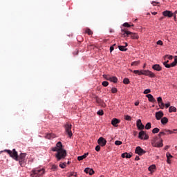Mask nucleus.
<instances>
[{"label":"nucleus","mask_w":177,"mask_h":177,"mask_svg":"<svg viewBox=\"0 0 177 177\" xmlns=\"http://www.w3.org/2000/svg\"><path fill=\"white\" fill-rule=\"evenodd\" d=\"M124 120H126V121H131L132 120V118L130 115H124Z\"/></svg>","instance_id":"nucleus-34"},{"label":"nucleus","mask_w":177,"mask_h":177,"mask_svg":"<svg viewBox=\"0 0 177 177\" xmlns=\"http://www.w3.org/2000/svg\"><path fill=\"white\" fill-rule=\"evenodd\" d=\"M88 156H89V153H86L81 156H78L77 160H78V161H82V160H84V158H86V157H88Z\"/></svg>","instance_id":"nucleus-18"},{"label":"nucleus","mask_w":177,"mask_h":177,"mask_svg":"<svg viewBox=\"0 0 177 177\" xmlns=\"http://www.w3.org/2000/svg\"><path fill=\"white\" fill-rule=\"evenodd\" d=\"M143 139H144V140H147V139H149V135H147V134H146V133H145Z\"/></svg>","instance_id":"nucleus-49"},{"label":"nucleus","mask_w":177,"mask_h":177,"mask_svg":"<svg viewBox=\"0 0 177 177\" xmlns=\"http://www.w3.org/2000/svg\"><path fill=\"white\" fill-rule=\"evenodd\" d=\"M157 45H162V41H161V40L158 41Z\"/></svg>","instance_id":"nucleus-52"},{"label":"nucleus","mask_w":177,"mask_h":177,"mask_svg":"<svg viewBox=\"0 0 177 177\" xmlns=\"http://www.w3.org/2000/svg\"><path fill=\"white\" fill-rule=\"evenodd\" d=\"M132 156L128 153H124L122 154V158H131Z\"/></svg>","instance_id":"nucleus-21"},{"label":"nucleus","mask_w":177,"mask_h":177,"mask_svg":"<svg viewBox=\"0 0 177 177\" xmlns=\"http://www.w3.org/2000/svg\"><path fill=\"white\" fill-rule=\"evenodd\" d=\"M160 132V129L156 127L152 130V133H158Z\"/></svg>","instance_id":"nucleus-32"},{"label":"nucleus","mask_w":177,"mask_h":177,"mask_svg":"<svg viewBox=\"0 0 177 177\" xmlns=\"http://www.w3.org/2000/svg\"><path fill=\"white\" fill-rule=\"evenodd\" d=\"M149 171H150L151 172H153L154 171V169H156V165H151L149 168H148Z\"/></svg>","instance_id":"nucleus-28"},{"label":"nucleus","mask_w":177,"mask_h":177,"mask_svg":"<svg viewBox=\"0 0 177 177\" xmlns=\"http://www.w3.org/2000/svg\"><path fill=\"white\" fill-rule=\"evenodd\" d=\"M168 149H169V145H166L165 147V150H168Z\"/></svg>","instance_id":"nucleus-58"},{"label":"nucleus","mask_w":177,"mask_h":177,"mask_svg":"<svg viewBox=\"0 0 177 177\" xmlns=\"http://www.w3.org/2000/svg\"><path fill=\"white\" fill-rule=\"evenodd\" d=\"M120 120L117 119V118H113L112 120H111V124L115 127H118V125H117V124H120Z\"/></svg>","instance_id":"nucleus-13"},{"label":"nucleus","mask_w":177,"mask_h":177,"mask_svg":"<svg viewBox=\"0 0 177 177\" xmlns=\"http://www.w3.org/2000/svg\"><path fill=\"white\" fill-rule=\"evenodd\" d=\"M129 79L125 77L124 80H123V84H125V85H128V84H129Z\"/></svg>","instance_id":"nucleus-31"},{"label":"nucleus","mask_w":177,"mask_h":177,"mask_svg":"<svg viewBox=\"0 0 177 177\" xmlns=\"http://www.w3.org/2000/svg\"><path fill=\"white\" fill-rule=\"evenodd\" d=\"M167 164H171V160L167 158Z\"/></svg>","instance_id":"nucleus-60"},{"label":"nucleus","mask_w":177,"mask_h":177,"mask_svg":"<svg viewBox=\"0 0 177 177\" xmlns=\"http://www.w3.org/2000/svg\"><path fill=\"white\" fill-rule=\"evenodd\" d=\"M166 157H167V158H169L171 160V158H172L174 156H172V155H171V153L169 152H167L166 153Z\"/></svg>","instance_id":"nucleus-37"},{"label":"nucleus","mask_w":177,"mask_h":177,"mask_svg":"<svg viewBox=\"0 0 177 177\" xmlns=\"http://www.w3.org/2000/svg\"><path fill=\"white\" fill-rule=\"evenodd\" d=\"M133 73H134V74H138V75H147L150 78H154V77H156V75L154 74V73L149 70H142V71L134 70Z\"/></svg>","instance_id":"nucleus-3"},{"label":"nucleus","mask_w":177,"mask_h":177,"mask_svg":"<svg viewBox=\"0 0 177 177\" xmlns=\"http://www.w3.org/2000/svg\"><path fill=\"white\" fill-rule=\"evenodd\" d=\"M136 154H138V156H143V154H145L146 151H145L142 147H137L135 150Z\"/></svg>","instance_id":"nucleus-8"},{"label":"nucleus","mask_w":177,"mask_h":177,"mask_svg":"<svg viewBox=\"0 0 177 177\" xmlns=\"http://www.w3.org/2000/svg\"><path fill=\"white\" fill-rule=\"evenodd\" d=\"M45 174V169L38 167L33 169L30 173V177H41Z\"/></svg>","instance_id":"nucleus-4"},{"label":"nucleus","mask_w":177,"mask_h":177,"mask_svg":"<svg viewBox=\"0 0 177 177\" xmlns=\"http://www.w3.org/2000/svg\"><path fill=\"white\" fill-rule=\"evenodd\" d=\"M70 176L71 177H77V173H74V172H71L70 173Z\"/></svg>","instance_id":"nucleus-47"},{"label":"nucleus","mask_w":177,"mask_h":177,"mask_svg":"<svg viewBox=\"0 0 177 177\" xmlns=\"http://www.w3.org/2000/svg\"><path fill=\"white\" fill-rule=\"evenodd\" d=\"M145 132L144 131H140V133L138 134L139 139L143 140V138H145Z\"/></svg>","instance_id":"nucleus-22"},{"label":"nucleus","mask_w":177,"mask_h":177,"mask_svg":"<svg viewBox=\"0 0 177 177\" xmlns=\"http://www.w3.org/2000/svg\"><path fill=\"white\" fill-rule=\"evenodd\" d=\"M84 172H86V174H89V175H93V174H95V171H93V169L88 167L84 169Z\"/></svg>","instance_id":"nucleus-16"},{"label":"nucleus","mask_w":177,"mask_h":177,"mask_svg":"<svg viewBox=\"0 0 177 177\" xmlns=\"http://www.w3.org/2000/svg\"><path fill=\"white\" fill-rule=\"evenodd\" d=\"M46 139H55L56 138V136L53 133H48L45 136Z\"/></svg>","instance_id":"nucleus-19"},{"label":"nucleus","mask_w":177,"mask_h":177,"mask_svg":"<svg viewBox=\"0 0 177 177\" xmlns=\"http://www.w3.org/2000/svg\"><path fill=\"white\" fill-rule=\"evenodd\" d=\"M135 106H139V102H135Z\"/></svg>","instance_id":"nucleus-61"},{"label":"nucleus","mask_w":177,"mask_h":177,"mask_svg":"<svg viewBox=\"0 0 177 177\" xmlns=\"http://www.w3.org/2000/svg\"><path fill=\"white\" fill-rule=\"evenodd\" d=\"M95 151H100V145H97L95 147Z\"/></svg>","instance_id":"nucleus-51"},{"label":"nucleus","mask_w":177,"mask_h":177,"mask_svg":"<svg viewBox=\"0 0 177 177\" xmlns=\"http://www.w3.org/2000/svg\"><path fill=\"white\" fill-rule=\"evenodd\" d=\"M165 135L166 133H165V131H160L158 134L159 138H161V136H164Z\"/></svg>","instance_id":"nucleus-41"},{"label":"nucleus","mask_w":177,"mask_h":177,"mask_svg":"<svg viewBox=\"0 0 177 177\" xmlns=\"http://www.w3.org/2000/svg\"><path fill=\"white\" fill-rule=\"evenodd\" d=\"M127 37H130L131 39H139V35L137 33H133L131 31H126Z\"/></svg>","instance_id":"nucleus-7"},{"label":"nucleus","mask_w":177,"mask_h":177,"mask_svg":"<svg viewBox=\"0 0 177 177\" xmlns=\"http://www.w3.org/2000/svg\"><path fill=\"white\" fill-rule=\"evenodd\" d=\"M137 128L140 130L145 129V125L142 124V120L140 119L137 120Z\"/></svg>","instance_id":"nucleus-11"},{"label":"nucleus","mask_w":177,"mask_h":177,"mask_svg":"<svg viewBox=\"0 0 177 177\" xmlns=\"http://www.w3.org/2000/svg\"><path fill=\"white\" fill-rule=\"evenodd\" d=\"M168 122V118L167 117H164L161 119V123L163 125H165V124H167Z\"/></svg>","instance_id":"nucleus-24"},{"label":"nucleus","mask_w":177,"mask_h":177,"mask_svg":"<svg viewBox=\"0 0 177 177\" xmlns=\"http://www.w3.org/2000/svg\"><path fill=\"white\" fill-rule=\"evenodd\" d=\"M150 128H151V123H147V124L145 125V129H150Z\"/></svg>","instance_id":"nucleus-35"},{"label":"nucleus","mask_w":177,"mask_h":177,"mask_svg":"<svg viewBox=\"0 0 177 177\" xmlns=\"http://www.w3.org/2000/svg\"><path fill=\"white\" fill-rule=\"evenodd\" d=\"M125 48H127V46H128V43H125Z\"/></svg>","instance_id":"nucleus-63"},{"label":"nucleus","mask_w":177,"mask_h":177,"mask_svg":"<svg viewBox=\"0 0 177 177\" xmlns=\"http://www.w3.org/2000/svg\"><path fill=\"white\" fill-rule=\"evenodd\" d=\"M123 27H133V24H129L128 22H125L124 24H123Z\"/></svg>","instance_id":"nucleus-29"},{"label":"nucleus","mask_w":177,"mask_h":177,"mask_svg":"<svg viewBox=\"0 0 177 177\" xmlns=\"http://www.w3.org/2000/svg\"><path fill=\"white\" fill-rule=\"evenodd\" d=\"M169 62V60L163 62V64L165 65V66L166 67V68H171V67H172V66H171V64H168V63Z\"/></svg>","instance_id":"nucleus-26"},{"label":"nucleus","mask_w":177,"mask_h":177,"mask_svg":"<svg viewBox=\"0 0 177 177\" xmlns=\"http://www.w3.org/2000/svg\"><path fill=\"white\" fill-rule=\"evenodd\" d=\"M163 16H165V17H172V16H174V14L172 13V12L169 11V10H165L162 12Z\"/></svg>","instance_id":"nucleus-12"},{"label":"nucleus","mask_w":177,"mask_h":177,"mask_svg":"<svg viewBox=\"0 0 177 177\" xmlns=\"http://www.w3.org/2000/svg\"><path fill=\"white\" fill-rule=\"evenodd\" d=\"M157 100H158V104H160V103L162 102V98L161 97H158Z\"/></svg>","instance_id":"nucleus-48"},{"label":"nucleus","mask_w":177,"mask_h":177,"mask_svg":"<svg viewBox=\"0 0 177 177\" xmlns=\"http://www.w3.org/2000/svg\"><path fill=\"white\" fill-rule=\"evenodd\" d=\"M52 169H53V171H56V169H57V165H53L52 166Z\"/></svg>","instance_id":"nucleus-50"},{"label":"nucleus","mask_w":177,"mask_h":177,"mask_svg":"<svg viewBox=\"0 0 177 177\" xmlns=\"http://www.w3.org/2000/svg\"><path fill=\"white\" fill-rule=\"evenodd\" d=\"M165 132H168L170 134L174 133V132L171 130H165Z\"/></svg>","instance_id":"nucleus-54"},{"label":"nucleus","mask_w":177,"mask_h":177,"mask_svg":"<svg viewBox=\"0 0 177 177\" xmlns=\"http://www.w3.org/2000/svg\"><path fill=\"white\" fill-rule=\"evenodd\" d=\"M4 151L9 154L10 157L15 160V161H19V165L21 167L26 166V156L27 153H21L19 155L16 151V149H13L12 151L9 149H5Z\"/></svg>","instance_id":"nucleus-1"},{"label":"nucleus","mask_w":177,"mask_h":177,"mask_svg":"<svg viewBox=\"0 0 177 177\" xmlns=\"http://www.w3.org/2000/svg\"><path fill=\"white\" fill-rule=\"evenodd\" d=\"M153 70H155L156 71H161L162 70V68H161V66L160 64H154L152 66Z\"/></svg>","instance_id":"nucleus-14"},{"label":"nucleus","mask_w":177,"mask_h":177,"mask_svg":"<svg viewBox=\"0 0 177 177\" xmlns=\"http://www.w3.org/2000/svg\"><path fill=\"white\" fill-rule=\"evenodd\" d=\"M128 30H127V29H122V35H124V37H127V33H125V32H127Z\"/></svg>","instance_id":"nucleus-42"},{"label":"nucleus","mask_w":177,"mask_h":177,"mask_svg":"<svg viewBox=\"0 0 177 177\" xmlns=\"http://www.w3.org/2000/svg\"><path fill=\"white\" fill-rule=\"evenodd\" d=\"M152 15H157V12H152Z\"/></svg>","instance_id":"nucleus-62"},{"label":"nucleus","mask_w":177,"mask_h":177,"mask_svg":"<svg viewBox=\"0 0 177 177\" xmlns=\"http://www.w3.org/2000/svg\"><path fill=\"white\" fill-rule=\"evenodd\" d=\"M53 151H57L55 154V157L57 161H60V160H64L67 156V151L66 149H63V145L62 142H58L56 145V147L52 148Z\"/></svg>","instance_id":"nucleus-2"},{"label":"nucleus","mask_w":177,"mask_h":177,"mask_svg":"<svg viewBox=\"0 0 177 177\" xmlns=\"http://www.w3.org/2000/svg\"><path fill=\"white\" fill-rule=\"evenodd\" d=\"M114 50V46H111V47H110V52H112V51H113Z\"/></svg>","instance_id":"nucleus-56"},{"label":"nucleus","mask_w":177,"mask_h":177,"mask_svg":"<svg viewBox=\"0 0 177 177\" xmlns=\"http://www.w3.org/2000/svg\"><path fill=\"white\" fill-rule=\"evenodd\" d=\"M72 127L73 125L70 124L69 123H66L64 125L65 132L69 138H71V136H73V132L71 131Z\"/></svg>","instance_id":"nucleus-6"},{"label":"nucleus","mask_w":177,"mask_h":177,"mask_svg":"<svg viewBox=\"0 0 177 177\" xmlns=\"http://www.w3.org/2000/svg\"><path fill=\"white\" fill-rule=\"evenodd\" d=\"M159 106L160 107V109H164L165 107V104H164V102H160Z\"/></svg>","instance_id":"nucleus-46"},{"label":"nucleus","mask_w":177,"mask_h":177,"mask_svg":"<svg viewBox=\"0 0 177 177\" xmlns=\"http://www.w3.org/2000/svg\"><path fill=\"white\" fill-rule=\"evenodd\" d=\"M146 97L148 98L149 102H151L152 103H154V102H156V99H154V97H153V95L147 94Z\"/></svg>","instance_id":"nucleus-15"},{"label":"nucleus","mask_w":177,"mask_h":177,"mask_svg":"<svg viewBox=\"0 0 177 177\" xmlns=\"http://www.w3.org/2000/svg\"><path fill=\"white\" fill-rule=\"evenodd\" d=\"M111 75H103V77L107 81H110Z\"/></svg>","instance_id":"nucleus-33"},{"label":"nucleus","mask_w":177,"mask_h":177,"mask_svg":"<svg viewBox=\"0 0 177 177\" xmlns=\"http://www.w3.org/2000/svg\"><path fill=\"white\" fill-rule=\"evenodd\" d=\"M86 34H88V35H92L93 32H92L90 28H87L86 29Z\"/></svg>","instance_id":"nucleus-30"},{"label":"nucleus","mask_w":177,"mask_h":177,"mask_svg":"<svg viewBox=\"0 0 177 177\" xmlns=\"http://www.w3.org/2000/svg\"><path fill=\"white\" fill-rule=\"evenodd\" d=\"M177 64V56L175 57L174 62L171 64V67H175Z\"/></svg>","instance_id":"nucleus-27"},{"label":"nucleus","mask_w":177,"mask_h":177,"mask_svg":"<svg viewBox=\"0 0 177 177\" xmlns=\"http://www.w3.org/2000/svg\"><path fill=\"white\" fill-rule=\"evenodd\" d=\"M157 3H158V2H156V1H152L151 5H153V6H156V5Z\"/></svg>","instance_id":"nucleus-53"},{"label":"nucleus","mask_w":177,"mask_h":177,"mask_svg":"<svg viewBox=\"0 0 177 177\" xmlns=\"http://www.w3.org/2000/svg\"><path fill=\"white\" fill-rule=\"evenodd\" d=\"M140 64V62L136 61L131 63V66H139Z\"/></svg>","instance_id":"nucleus-36"},{"label":"nucleus","mask_w":177,"mask_h":177,"mask_svg":"<svg viewBox=\"0 0 177 177\" xmlns=\"http://www.w3.org/2000/svg\"><path fill=\"white\" fill-rule=\"evenodd\" d=\"M111 92L113 93H117V92H118L117 88H115V87L112 88H111Z\"/></svg>","instance_id":"nucleus-45"},{"label":"nucleus","mask_w":177,"mask_h":177,"mask_svg":"<svg viewBox=\"0 0 177 177\" xmlns=\"http://www.w3.org/2000/svg\"><path fill=\"white\" fill-rule=\"evenodd\" d=\"M168 57L169 60H172L173 57L171 55H166L165 57Z\"/></svg>","instance_id":"nucleus-55"},{"label":"nucleus","mask_w":177,"mask_h":177,"mask_svg":"<svg viewBox=\"0 0 177 177\" xmlns=\"http://www.w3.org/2000/svg\"><path fill=\"white\" fill-rule=\"evenodd\" d=\"M115 145L116 146H121V145H122V142H121V141H120V140H116V141L115 142Z\"/></svg>","instance_id":"nucleus-38"},{"label":"nucleus","mask_w":177,"mask_h":177,"mask_svg":"<svg viewBox=\"0 0 177 177\" xmlns=\"http://www.w3.org/2000/svg\"><path fill=\"white\" fill-rule=\"evenodd\" d=\"M97 143H98V145H100V146H102L103 147L104 146H106L107 141L106 140V139H104V138L100 137L97 140Z\"/></svg>","instance_id":"nucleus-9"},{"label":"nucleus","mask_w":177,"mask_h":177,"mask_svg":"<svg viewBox=\"0 0 177 177\" xmlns=\"http://www.w3.org/2000/svg\"><path fill=\"white\" fill-rule=\"evenodd\" d=\"M59 167L60 168H62V169L66 168V162H64V163H60L59 164Z\"/></svg>","instance_id":"nucleus-44"},{"label":"nucleus","mask_w":177,"mask_h":177,"mask_svg":"<svg viewBox=\"0 0 177 177\" xmlns=\"http://www.w3.org/2000/svg\"><path fill=\"white\" fill-rule=\"evenodd\" d=\"M97 114L98 115H103V114H104V113L103 112V110H99L97 112Z\"/></svg>","instance_id":"nucleus-43"},{"label":"nucleus","mask_w":177,"mask_h":177,"mask_svg":"<svg viewBox=\"0 0 177 177\" xmlns=\"http://www.w3.org/2000/svg\"><path fill=\"white\" fill-rule=\"evenodd\" d=\"M169 111L170 112V113H176V107H175V106H170L169 108Z\"/></svg>","instance_id":"nucleus-25"},{"label":"nucleus","mask_w":177,"mask_h":177,"mask_svg":"<svg viewBox=\"0 0 177 177\" xmlns=\"http://www.w3.org/2000/svg\"><path fill=\"white\" fill-rule=\"evenodd\" d=\"M102 85L103 86H109V82H107V81H104V82H102Z\"/></svg>","instance_id":"nucleus-40"},{"label":"nucleus","mask_w":177,"mask_h":177,"mask_svg":"<svg viewBox=\"0 0 177 177\" xmlns=\"http://www.w3.org/2000/svg\"><path fill=\"white\" fill-rule=\"evenodd\" d=\"M94 98L95 99V102L96 103H97V104H100V106H103V101L102 100V99H100L97 96H95Z\"/></svg>","instance_id":"nucleus-17"},{"label":"nucleus","mask_w":177,"mask_h":177,"mask_svg":"<svg viewBox=\"0 0 177 177\" xmlns=\"http://www.w3.org/2000/svg\"><path fill=\"white\" fill-rule=\"evenodd\" d=\"M118 48L121 52H127L128 50V48H126L124 46H119Z\"/></svg>","instance_id":"nucleus-23"},{"label":"nucleus","mask_w":177,"mask_h":177,"mask_svg":"<svg viewBox=\"0 0 177 177\" xmlns=\"http://www.w3.org/2000/svg\"><path fill=\"white\" fill-rule=\"evenodd\" d=\"M170 106H171V104L169 103L165 104L166 109H168V107H169Z\"/></svg>","instance_id":"nucleus-57"},{"label":"nucleus","mask_w":177,"mask_h":177,"mask_svg":"<svg viewBox=\"0 0 177 177\" xmlns=\"http://www.w3.org/2000/svg\"><path fill=\"white\" fill-rule=\"evenodd\" d=\"M135 160L136 161H139V160H140V158H139V156H136Z\"/></svg>","instance_id":"nucleus-59"},{"label":"nucleus","mask_w":177,"mask_h":177,"mask_svg":"<svg viewBox=\"0 0 177 177\" xmlns=\"http://www.w3.org/2000/svg\"><path fill=\"white\" fill-rule=\"evenodd\" d=\"M160 140L159 142H157V140ZM162 138H158V137H155L151 140V145L153 147H162L164 146V144H162Z\"/></svg>","instance_id":"nucleus-5"},{"label":"nucleus","mask_w":177,"mask_h":177,"mask_svg":"<svg viewBox=\"0 0 177 177\" xmlns=\"http://www.w3.org/2000/svg\"><path fill=\"white\" fill-rule=\"evenodd\" d=\"M174 20H176V15L174 16Z\"/></svg>","instance_id":"nucleus-64"},{"label":"nucleus","mask_w":177,"mask_h":177,"mask_svg":"<svg viewBox=\"0 0 177 177\" xmlns=\"http://www.w3.org/2000/svg\"><path fill=\"white\" fill-rule=\"evenodd\" d=\"M164 117V113L162 111H160L156 113V118L158 120H160Z\"/></svg>","instance_id":"nucleus-10"},{"label":"nucleus","mask_w":177,"mask_h":177,"mask_svg":"<svg viewBox=\"0 0 177 177\" xmlns=\"http://www.w3.org/2000/svg\"><path fill=\"white\" fill-rule=\"evenodd\" d=\"M150 92H151V90L148 88V89L145 90L143 93H144V95H148V93H150Z\"/></svg>","instance_id":"nucleus-39"},{"label":"nucleus","mask_w":177,"mask_h":177,"mask_svg":"<svg viewBox=\"0 0 177 177\" xmlns=\"http://www.w3.org/2000/svg\"><path fill=\"white\" fill-rule=\"evenodd\" d=\"M109 81H111V82H114V84H117L118 79L115 76H111Z\"/></svg>","instance_id":"nucleus-20"}]
</instances>
